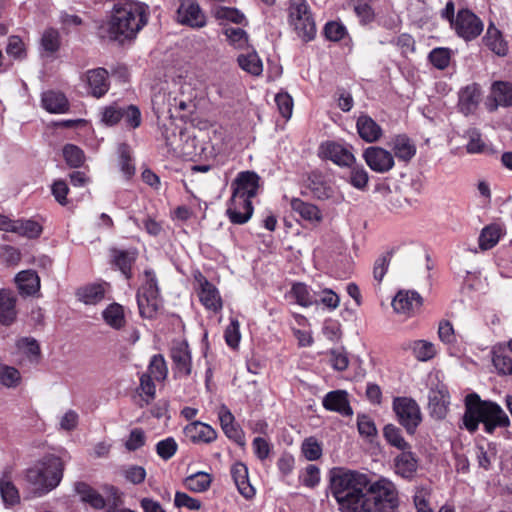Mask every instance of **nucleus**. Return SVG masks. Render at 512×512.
Wrapping results in <instances>:
<instances>
[{
    "label": "nucleus",
    "mask_w": 512,
    "mask_h": 512,
    "mask_svg": "<svg viewBox=\"0 0 512 512\" xmlns=\"http://www.w3.org/2000/svg\"><path fill=\"white\" fill-rule=\"evenodd\" d=\"M149 6L137 0H117L114 2L107 20L101 25L100 33L111 41L120 44L136 38L148 24Z\"/></svg>",
    "instance_id": "obj_1"
},
{
    "label": "nucleus",
    "mask_w": 512,
    "mask_h": 512,
    "mask_svg": "<svg viewBox=\"0 0 512 512\" xmlns=\"http://www.w3.org/2000/svg\"><path fill=\"white\" fill-rule=\"evenodd\" d=\"M329 488L340 512H362L370 478L367 474L346 468L330 471Z\"/></svg>",
    "instance_id": "obj_2"
},
{
    "label": "nucleus",
    "mask_w": 512,
    "mask_h": 512,
    "mask_svg": "<svg viewBox=\"0 0 512 512\" xmlns=\"http://www.w3.org/2000/svg\"><path fill=\"white\" fill-rule=\"evenodd\" d=\"M482 422L485 431L492 433L496 427H507L510 424L508 415L495 402L483 401L476 393L465 397V413L463 424L467 430L474 432Z\"/></svg>",
    "instance_id": "obj_3"
},
{
    "label": "nucleus",
    "mask_w": 512,
    "mask_h": 512,
    "mask_svg": "<svg viewBox=\"0 0 512 512\" xmlns=\"http://www.w3.org/2000/svg\"><path fill=\"white\" fill-rule=\"evenodd\" d=\"M63 469L62 460L57 456L49 455L27 469L26 480L35 493L43 495L59 485Z\"/></svg>",
    "instance_id": "obj_4"
},
{
    "label": "nucleus",
    "mask_w": 512,
    "mask_h": 512,
    "mask_svg": "<svg viewBox=\"0 0 512 512\" xmlns=\"http://www.w3.org/2000/svg\"><path fill=\"white\" fill-rule=\"evenodd\" d=\"M398 504V490L395 484L381 477L375 482H369L362 512H392Z\"/></svg>",
    "instance_id": "obj_5"
},
{
    "label": "nucleus",
    "mask_w": 512,
    "mask_h": 512,
    "mask_svg": "<svg viewBox=\"0 0 512 512\" xmlns=\"http://www.w3.org/2000/svg\"><path fill=\"white\" fill-rule=\"evenodd\" d=\"M287 23L296 37L304 43L316 37V22L307 0H288Z\"/></svg>",
    "instance_id": "obj_6"
},
{
    "label": "nucleus",
    "mask_w": 512,
    "mask_h": 512,
    "mask_svg": "<svg viewBox=\"0 0 512 512\" xmlns=\"http://www.w3.org/2000/svg\"><path fill=\"white\" fill-rule=\"evenodd\" d=\"M159 296L160 291L155 272L152 269H145L141 278V285L136 294L141 317L151 319L156 315L160 306Z\"/></svg>",
    "instance_id": "obj_7"
},
{
    "label": "nucleus",
    "mask_w": 512,
    "mask_h": 512,
    "mask_svg": "<svg viewBox=\"0 0 512 512\" xmlns=\"http://www.w3.org/2000/svg\"><path fill=\"white\" fill-rule=\"evenodd\" d=\"M452 29L456 35L465 41L476 39L484 29L482 20L469 9H461L457 12L452 22Z\"/></svg>",
    "instance_id": "obj_8"
},
{
    "label": "nucleus",
    "mask_w": 512,
    "mask_h": 512,
    "mask_svg": "<svg viewBox=\"0 0 512 512\" xmlns=\"http://www.w3.org/2000/svg\"><path fill=\"white\" fill-rule=\"evenodd\" d=\"M393 409L398 417L399 423L409 434H413L422 420L420 408L416 401L407 397L395 398Z\"/></svg>",
    "instance_id": "obj_9"
},
{
    "label": "nucleus",
    "mask_w": 512,
    "mask_h": 512,
    "mask_svg": "<svg viewBox=\"0 0 512 512\" xmlns=\"http://www.w3.org/2000/svg\"><path fill=\"white\" fill-rule=\"evenodd\" d=\"M232 188L234 203L243 204L245 200L251 201L258 193L259 177L255 172H241L232 183Z\"/></svg>",
    "instance_id": "obj_10"
},
{
    "label": "nucleus",
    "mask_w": 512,
    "mask_h": 512,
    "mask_svg": "<svg viewBox=\"0 0 512 512\" xmlns=\"http://www.w3.org/2000/svg\"><path fill=\"white\" fill-rule=\"evenodd\" d=\"M363 159L372 171L380 174L389 172L395 165L393 154L379 146L367 147L363 151Z\"/></svg>",
    "instance_id": "obj_11"
},
{
    "label": "nucleus",
    "mask_w": 512,
    "mask_h": 512,
    "mask_svg": "<svg viewBox=\"0 0 512 512\" xmlns=\"http://www.w3.org/2000/svg\"><path fill=\"white\" fill-rule=\"evenodd\" d=\"M318 155L322 159L331 160L338 166H351L355 162L353 153L343 144L326 141L318 149Z\"/></svg>",
    "instance_id": "obj_12"
},
{
    "label": "nucleus",
    "mask_w": 512,
    "mask_h": 512,
    "mask_svg": "<svg viewBox=\"0 0 512 512\" xmlns=\"http://www.w3.org/2000/svg\"><path fill=\"white\" fill-rule=\"evenodd\" d=\"M198 284L197 294L201 304L212 312H219L223 307L222 298L218 289L210 283L201 273L195 276Z\"/></svg>",
    "instance_id": "obj_13"
},
{
    "label": "nucleus",
    "mask_w": 512,
    "mask_h": 512,
    "mask_svg": "<svg viewBox=\"0 0 512 512\" xmlns=\"http://www.w3.org/2000/svg\"><path fill=\"white\" fill-rule=\"evenodd\" d=\"M177 21L191 28H202L206 25V17L194 0H184L177 9Z\"/></svg>",
    "instance_id": "obj_14"
},
{
    "label": "nucleus",
    "mask_w": 512,
    "mask_h": 512,
    "mask_svg": "<svg viewBox=\"0 0 512 512\" xmlns=\"http://www.w3.org/2000/svg\"><path fill=\"white\" fill-rule=\"evenodd\" d=\"M171 358L174 373L177 377H188L192 371V357L189 346L185 341L175 343L171 348Z\"/></svg>",
    "instance_id": "obj_15"
},
{
    "label": "nucleus",
    "mask_w": 512,
    "mask_h": 512,
    "mask_svg": "<svg viewBox=\"0 0 512 512\" xmlns=\"http://www.w3.org/2000/svg\"><path fill=\"white\" fill-rule=\"evenodd\" d=\"M428 399V408L431 416L436 419L445 418L450 405V395L447 387L441 384L431 388Z\"/></svg>",
    "instance_id": "obj_16"
},
{
    "label": "nucleus",
    "mask_w": 512,
    "mask_h": 512,
    "mask_svg": "<svg viewBox=\"0 0 512 512\" xmlns=\"http://www.w3.org/2000/svg\"><path fill=\"white\" fill-rule=\"evenodd\" d=\"M421 305L422 297L416 291H399L392 301L394 311L407 317L414 315Z\"/></svg>",
    "instance_id": "obj_17"
},
{
    "label": "nucleus",
    "mask_w": 512,
    "mask_h": 512,
    "mask_svg": "<svg viewBox=\"0 0 512 512\" xmlns=\"http://www.w3.org/2000/svg\"><path fill=\"white\" fill-rule=\"evenodd\" d=\"M218 419L224 434L238 445H244V433L240 426L235 422V417L230 409L222 404L217 411Z\"/></svg>",
    "instance_id": "obj_18"
},
{
    "label": "nucleus",
    "mask_w": 512,
    "mask_h": 512,
    "mask_svg": "<svg viewBox=\"0 0 512 512\" xmlns=\"http://www.w3.org/2000/svg\"><path fill=\"white\" fill-rule=\"evenodd\" d=\"M185 437L194 444H209L217 439L216 430L208 424L194 421L185 426Z\"/></svg>",
    "instance_id": "obj_19"
},
{
    "label": "nucleus",
    "mask_w": 512,
    "mask_h": 512,
    "mask_svg": "<svg viewBox=\"0 0 512 512\" xmlns=\"http://www.w3.org/2000/svg\"><path fill=\"white\" fill-rule=\"evenodd\" d=\"M89 93L100 98L105 95L110 87L108 71L104 68L88 70L85 75Z\"/></svg>",
    "instance_id": "obj_20"
},
{
    "label": "nucleus",
    "mask_w": 512,
    "mask_h": 512,
    "mask_svg": "<svg viewBox=\"0 0 512 512\" xmlns=\"http://www.w3.org/2000/svg\"><path fill=\"white\" fill-rule=\"evenodd\" d=\"M322 405L326 410L337 412L343 416H351L353 414L348 400V393L345 390L328 392L322 400Z\"/></svg>",
    "instance_id": "obj_21"
},
{
    "label": "nucleus",
    "mask_w": 512,
    "mask_h": 512,
    "mask_svg": "<svg viewBox=\"0 0 512 512\" xmlns=\"http://www.w3.org/2000/svg\"><path fill=\"white\" fill-rule=\"evenodd\" d=\"M489 110L494 111L499 106H512V83L508 81H495L490 90Z\"/></svg>",
    "instance_id": "obj_22"
},
{
    "label": "nucleus",
    "mask_w": 512,
    "mask_h": 512,
    "mask_svg": "<svg viewBox=\"0 0 512 512\" xmlns=\"http://www.w3.org/2000/svg\"><path fill=\"white\" fill-rule=\"evenodd\" d=\"M389 146L394 152V158L403 162H409L416 154V145L414 142L405 134H399L394 136Z\"/></svg>",
    "instance_id": "obj_23"
},
{
    "label": "nucleus",
    "mask_w": 512,
    "mask_h": 512,
    "mask_svg": "<svg viewBox=\"0 0 512 512\" xmlns=\"http://www.w3.org/2000/svg\"><path fill=\"white\" fill-rule=\"evenodd\" d=\"M231 476L239 493L246 499H251L255 495V489L251 485L248 477V468L242 462H237L231 467Z\"/></svg>",
    "instance_id": "obj_24"
},
{
    "label": "nucleus",
    "mask_w": 512,
    "mask_h": 512,
    "mask_svg": "<svg viewBox=\"0 0 512 512\" xmlns=\"http://www.w3.org/2000/svg\"><path fill=\"white\" fill-rule=\"evenodd\" d=\"M253 211L251 201L245 200L243 204L234 203V196H232L227 204L226 215L231 223L242 225L250 220Z\"/></svg>",
    "instance_id": "obj_25"
},
{
    "label": "nucleus",
    "mask_w": 512,
    "mask_h": 512,
    "mask_svg": "<svg viewBox=\"0 0 512 512\" xmlns=\"http://www.w3.org/2000/svg\"><path fill=\"white\" fill-rule=\"evenodd\" d=\"M357 132L367 143L377 142L383 135L380 125L368 115H361L356 122Z\"/></svg>",
    "instance_id": "obj_26"
},
{
    "label": "nucleus",
    "mask_w": 512,
    "mask_h": 512,
    "mask_svg": "<svg viewBox=\"0 0 512 512\" xmlns=\"http://www.w3.org/2000/svg\"><path fill=\"white\" fill-rule=\"evenodd\" d=\"M394 467L397 475L405 479H412L418 469V459L407 449L395 458Z\"/></svg>",
    "instance_id": "obj_27"
},
{
    "label": "nucleus",
    "mask_w": 512,
    "mask_h": 512,
    "mask_svg": "<svg viewBox=\"0 0 512 512\" xmlns=\"http://www.w3.org/2000/svg\"><path fill=\"white\" fill-rule=\"evenodd\" d=\"M483 42L497 56L504 57L508 54V43L493 23L489 24Z\"/></svg>",
    "instance_id": "obj_28"
},
{
    "label": "nucleus",
    "mask_w": 512,
    "mask_h": 512,
    "mask_svg": "<svg viewBox=\"0 0 512 512\" xmlns=\"http://www.w3.org/2000/svg\"><path fill=\"white\" fill-rule=\"evenodd\" d=\"M16 297L9 290L0 291V323L5 326L11 325L17 316Z\"/></svg>",
    "instance_id": "obj_29"
},
{
    "label": "nucleus",
    "mask_w": 512,
    "mask_h": 512,
    "mask_svg": "<svg viewBox=\"0 0 512 512\" xmlns=\"http://www.w3.org/2000/svg\"><path fill=\"white\" fill-rule=\"evenodd\" d=\"M480 89L476 84L468 85L459 92V109L465 114L473 113L480 102Z\"/></svg>",
    "instance_id": "obj_30"
},
{
    "label": "nucleus",
    "mask_w": 512,
    "mask_h": 512,
    "mask_svg": "<svg viewBox=\"0 0 512 512\" xmlns=\"http://www.w3.org/2000/svg\"><path fill=\"white\" fill-rule=\"evenodd\" d=\"M492 361L499 373L512 375V339L506 346L494 348Z\"/></svg>",
    "instance_id": "obj_31"
},
{
    "label": "nucleus",
    "mask_w": 512,
    "mask_h": 512,
    "mask_svg": "<svg viewBox=\"0 0 512 512\" xmlns=\"http://www.w3.org/2000/svg\"><path fill=\"white\" fill-rule=\"evenodd\" d=\"M0 494L5 506H15L20 502V493L12 481L11 471L5 470L0 479Z\"/></svg>",
    "instance_id": "obj_32"
},
{
    "label": "nucleus",
    "mask_w": 512,
    "mask_h": 512,
    "mask_svg": "<svg viewBox=\"0 0 512 512\" xmlns=\"http://www.w3.org/2000/svg\"><path fill=\"white\" fill-rule=\"evenodd\" d=\"M290 295L295 299L296 303L302 307L307 308L318 305L316 290L311 289L305 283H294L291 287Z\"/></svg>",
    "instance_id": "obj_33"
},
{
    "label": "nucleus",
    "mask_w": 512,
    "mask_h": 512,
    "mask_svg": "<svg viewBox=\"0 0 512 512\" xmlns=\"http://www.w3.org/2000/svg\"><path fill=\"white\" fill-rule=\"evenodd\" d=\"M15 281L21 294L32 295L40 288V279L37 273L32 270L19 272Z\"/></svg>",
    "instance_id": "obj_34"
},
{
    "label": "nucleus",
    "mask_w": 512,
    "mask_h": 512,
    "mask_svg": "<svg viewBox=\"0 0 512 512\" xmlns=\"http://www.w3.org/2000/svg\"><path fill=\"white\" fill-rule=\"evenodd\" d=\"M291 209L306 221L320 222L322 213L319 208L311 203L304 202L299 198H293L290 202Z\"/></svg>",
    "instance_id": "obj_35"
},
{
    "label": "nucleus",
    "mask_w": 512,
    "mask_h": 512,
    "mask_svg": "<svg viewBox=\"0 0 512 512\" xmlns=\"http://www.w3.org/2000/svg\"><path fill=\"white\" fill-rule=\"evenodd\" d=\"M42 105L50 113H65L69 108L65 95L55 91L43 93Z\"/></svg>",
    "instance_id": "obj_36"
},
{
    "label": "nucleus",
    "mask_w": 512,
    "mask_h": 512,
    "mask_svg": "<svg viewBox=\"0 0 512 512\" xmlns=\"http://www.w3.org/2000/svg\"><path fill=\"white\" fill-rule=\"evenodd\" d=\"M105 323L113 329H121L125 326L126 318L124 307L118 303L108 305L102 312Z\"/></svg>",
    "instance_id": "obj_37"
},
{
    "label": "nucleus",
    "mask_w": 512,
    "mask_h": 512,
    "mask_svg": "<svg viewBox=\"0 0 512 512\" xmlns=\"http://www.w3.org/2000/svg\"><path fill=\"white\" fill-rule=\"evenodd\" d=\"M308 187L313 196L319 200L329 199L333 195V189L319 173H312L308 178Z\"/></svg>",
    "instance_id": "obj_38"
},
{
    "label": "nucleus",
    "mask_w": 512,
    "mask_h": 512,
    "mask_svg": "<svg viewBox=\"0 0 512 512\" xmlns=\"http://www.w3.org/2000/svg\"><path fill=\"white\" fill-rule=\"evenodd\" d=\"M238 65L253 76H259L263 71V63L255 51L240 54L237 58Z\"/></svg>",
    "instance_id": "obj_39"
},
{
    "label": "nucleus",
    "mask_w": 512,
    "mask_h": 512,
    "mask_svg": "<svg viewBox=\"0 0 512 512\" xmlns=\"http://www.w3.org/2000/svg\"><path fill=\"white\" fill-rule=\"evenodd\" d=\"M43 231L42 226L34 220H16L11 232L30 239L38 238Z\"/></svg>",
    "instance_id": "obj_40"
},
{
    "label": "nucleus",
    "mask_w": 512,
    "mask_h": 512,
    "mask_svg": "<svg viewBox=\"0 0 512 512\" xmlns=\"http://www.w3.org/2000/svg\"><path fill=\"white\" fill-rule=\"evenodd\" d=\"M75 490L82 501L89 503L94 508L100 509L105 507V499L88 484L83 482L77 483Z\"/></svg>",
    "instance_id": "obj_41"
},
{
    "label": "nucleus",
    "mask_w": 512,
    "mask_h": 512,
    "mask_svg": "<svg viewBox=\"0 0 512 512\" xmlns=\"http://www.w3.org/2000/svg\"><path fill=\"white\" fill-rule=\"evenodd\" d=\"M136 260V252L113 250V261L127 279L132 277L131 268Z\"/></svg>",
    "instance_id": "obj_42"
},
{
    "label": "nucleus",
    "mask_w": 512,
    "mask_h": 512,
    "mask_svg": "<svg viewBox=\"0 0 512 512\" xmlns=\"http://www.w3.org/2000/svg\"><path fill=\"white\" fill-rule=\"evenodd\" d=\"M408 347L416 359L423 362L432 359L437 352L435 345L426 340H415Z\"/></svg>",
    "instance_id": "obj_43"
},
{
    "label": "nucleus",
    "mask_w": 512,
    "mask_h": 512,
    "mask_svg": "<svg viewBox=\"0 0 512 512\" xmlns=\"http://www.w3.org/2000/svg\"><path fill=\"white\" fill-rule=\"evenodd\" d=\"M212 478L206 472H196L184 480L185 487L193 492L201 493L210 487Z\"/></svg>",
    "instance_id": "obj_44"
},
{
    "label": "nucleus",
    "mask_w": 512,
    "mask_h": 512,
    "mask_svg": "<svg viewBox=\"0 0 512 512\" xmlns=\"http://www.w3.org/2000/svg\"><path fill=\"white\" fill-rule=\"evenodd\" d=\"M145 374L150 375V377H152L157 382H162L167 378L168 367L164 357L161 354H156L151 357L148 369Z\"/></svg>",
    "instance_id": "obj_45"
},
{
    "label": "nucleus",
    "mask_w": 512,
    "mask_h": 512,
    "mask_svg": "<svg viewBox=\"0 0 512 512\" xmlns=\"http://www.w3.org/2000/svg\"><path fill=\"white\" fill-rule=\"evenodd\" d=\"M105 289L100 284L83 287L77 291L80 301L88 305H94L104 298Z\"/></svg>",
    "instance_id": "obj_46"
},
{
    "label": "nucleus",
    "mask_w": 512,
    "mask_h": 512,
    "mask_svg": "<svg viewBox=\"0 0 512 512\" xmlns=\"http://www.w3.org/2000/svg\"><path fill=\"white\" fill-rule=\"evenodd\" d=\"M501 233V228L496 224L486 226L479 236V247L482 250L493 248L499 242Z\"/></svg>",
    "instance_id": "obj_47"
},
{
    "label": "nucleus",
    "mask_w": 512,
    "mask_h": 512,
    "mask_svg": "<svg viewBox=\"0 0 512 512\" xmlns=\"http://www.w3.org/2000/svg\"><path fill=\"white\" fill-rule=\"evenodd\" d=\"M20 381L21 374L15 367L0 363V384L7 388H15Z\"/></svg>",
    "instance_id": "obj_48"
},
{
    "label": "nucleus",
    "mask_w": 512,
    "mask_h": 512,
    "mask_svg": "<svg viewBox=\"0 0 512 512\" xmlns=\"http://www.w3.org/2000/svg\"><path fill=\"white\" fill-rule=\"evenodd\" d=\"M118 154L120 169L126 178H130L135 173V166L132 162L130 147L125 143L120 144L118 147Z\"/></svg>",
    "instance_id": "obj_49"
},
{
    "label": "nucleus",
    "mask_w": 512,
    "mask_h": 512,
    "mask_svg": "<svg viewBox=\"0 0 512 512\" xmlns=\"http://www.w3.org/2000/svg\"><path fill=\"white\" fill-rule=\"evenodd\" d=\"M63 157L66 163L73 168L82 166L85 161L83 150L74 144H66L63 147Z\"/></svg>",
    "instance_id": "obj_50"
},
{
    "label": "nucleus",
    "mask_w": 512,
    "mask_h": 512,
    "mask_svg": "<svg viewBox=\"0 0 512 512\" xmlns=\"http://www.w3.org/2000/svg\"><path fill=\"white\" fill-rule=\"evenodd\" d=\"M383 435L390 445L402 451L410 448L408 442H406L405 439L402 437L399 428L392 424H388L384 427Z\"/></svg>",
    "instance_id": "obj_51"
},
{
    "label": "nucleus",
    "mask_w": 512,
    "mask_h": 512,
    "mask_svg": "<svg viewBox=\"0 0 512 512\" xmlns=\"http://www.w3.org/2000/svg\"><path fill=\"white\" fill-rule=\"evenodd\" d=\"M224 35L227 41L235 48L242 49L248 43V35L244 29L239 27H226L224 28Z\"/></svg>",
    "instance_id": "obj_52"
},
{
    "label": "nucleus",
    "mask_w": 512,
    "mask_h": 512,
    "mask_svg": "<svg viewBox=\"0 0 512 512\" xmlns=\"http://www.w3.org/2000/svg\"><path fill=\"white\" fill-rule=\"evenodd\" d=\"M318 305H322L329 311L337 309L340 305V297L336 292L329 288H321L316 291Z\"/></svg>",
    "instance_id": "obj_53"
},
{
    "label": "nucleus",
    "mask_w": 512,
    "mask_h": 512,
    "mask_svg": "<svg viewBox=\"0 0 512 512\" xmlns=\"http://www.w3.org/2000/svg\"><path fill=\"white\" fill-rule=\"evenodd\" d=\"M428 58L434 67L444 70L450 64L451 50L443 47L434 48Z\"/></svg>",
    "instance_id": "obj_54"
},
{
    "label": "nucleus",
    "mask_w": 512,
    "mask_h": 512,
    "mask_svg": "<svg viewBox=\"0 0 512 512\" xmlns=\"http://www.w3.org/2000/svg\"><path fill=\"white\" fill-rule=\"evenodd\" d=\"M350 170V184L359 189L364 190L367 187L369 176L363 165H351Z\"/></svg>",
    "instance_id": "obj_55"
},
{
    "label": "nucleus",
    "mask_w": 512,
    "mask_h": 512,
    "mask_svg": "<svg viewBox=\"0 0 512 512\" xmlns=\"http://www.w3.org/2000/svg\"><path fill=\"white\" fill-rule=\"evenodd\" d=\"M392 256L393 250H390L380 255L375 260L373 267V277L378 283H380L383 280L385 274L387 273Z\"/></svg>",
    "instance_id": "obj_56"
},
{
    "label": "nucleus",
    "mask_w": 512,
    "mask_h": 512,
    "mask_svg": "<svg viewBox=\"0 0 512 512\" xmlns=\"http://www.w3.org/2000/svg\"><path fill=\"white\" fill-rule=\"evenodd\" d=\"M215 17L218 20H226L236 24H242L245 21V16L241 11L226 6L216 8Z\"/></svg>",
    "instance_id": "obj_57"
},
{
    "label": "nucleus",
    "mask_w": 512,
    "mask_h": 512,
    "mask_svg": "<svg viewBox=\"0 0 512 512\" xmlns=\"http://www.w3.org/2000/svg\"><path fill=\"white\" fill-rule=\"evenodd\" d=\"M41 45L46 52H56L60 47L58 31L53 28L46 29L41 38Z\"/></svg>",
    "instance_id": "obj_58"
},
{
    "label": "nucleus",
    "mask_w": 512,
    "mask_h": 512,
    "mask_svg": "<svg viewBox=\"0 0 512 512\" xmlns=\"http://www.w3.org/2000/svg\"><path fill=\"white\" fill-rule=\"evenodd\" d=\"M154 379L150 375L143 373L140 377L139 391L140 395L144 397L146 404H149L154 398L156 393V386Z\"/></svg>",
    "instance_id": "obj_59"
},
{
    "label": "nucleus",
    "mask_w": 512,
    "mask_h": 512,
    "mask_svg": "<svg viewBox=\"0 0 512 512\" xmlns=\"http://www.w3.org/2000/svg\"><path fill=\"white\" fill-rule=\"evenodd\" d=\"M178 449V445L173 437H168L156 444V452L163 460L172 458Z\"/></svg>",
    "instance_id": "obj_60"
},
{
    "label": "nucleus",
    "mask_w": 512,
    "mask_h": 512,
    "mask_svg": "<svg viewBox=\"0 0 512 512\" xmlns=\"http://www.w3.org/2000/svg\"><path fill=\"white\" fill-rule=\"evenodd\" d=\"M301 450L305 458L310 461L317 460L322 455L321 445L313 437H309L303 441Z\"/></svg>",
    "instance_id": "obj_61"
},
{
    "label": "nucleus",
    "mask_w": 512,
    "mask_h": 512,
    "mask_svg": "<svg viewBox=\"0 0 512 512\" xmlns=\"http://www.w3.org/2000/svg\"><path fill=\"white\" fill-rule=\"evenodd\" d=\"M324 34L326 38L329 39L330 41L337 42L345 37V35L347 34V30L342 23L331 21L326 23L324 27Z\"/></svg>",
    "instance_id": "obj_62"
},
{
    "label": "nucleus",
    "mask_w": 512,
    "mask_h": 512,
    "mask_svg": "<svg viewBox=\"0 0 512 512\" xmlns=\"http://www.w3.org/2000/svg\"><path fill=\"white\" fill-rule=\"evenodd\" d=\"M430 491L426 487L416 488L414 504L417 512H433L429 506Z\"/></svg>",
    "instance_id": "obj_63"
},
{
    "label": "nucleus",
    "mask_w": 512,
    "mask_h": 512,
    "mask_svg": "<svg viewBox=\"0 0 512 512\" xmlns=\"http://www.w3.org/2000/svg\"><path fill=\"white\" fill-rule=\"evenodd\" d=\"M6 53L15 59L25 58L26 51L22 39L18 36H10L6 47Z\"/></svg>",
    "instance_id": "obj_64"
}]
</instances>
